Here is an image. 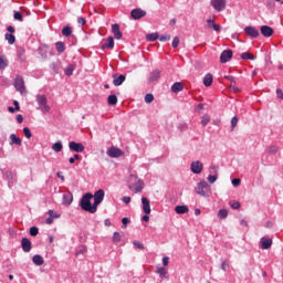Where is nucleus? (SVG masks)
<instances>
[{
    "mask_svg": "<svg viewBox=\"0 0 283 283\" xmlns=\"http://www.w3.org/2000/svg\"><path fill=\"white\" fill-rule=\"evenodd\" d=\"M202 163L193 161L190 166L192 174H202Z\"/></svg>",
    "mask_w": 283,
    "mask_h": 283,
    "instance_id": "dca6fc26",
    "label": "nucleus"
},
{
    "mask_svg": "<svg viewBox=\"0 0 283 283\" xmlns=\"http://www.w3.org/2000/svg\"><path fill=\"white\" fill-rule=\"evenodd\" d=\"M133 244L137 249H142V250L145 249V245L143 243H140V241H134Z\"/></svg>",
    "mask_w": 283,
    "mask_h": 283,
    "instance_id": "6e6d98bb",
    "label": "nucleus"
},
{
    "mask_svg": "<svg viewBox=\"0 0 283 283\" xmlns=\"http://www.w3.org/2000/svg\"><path fill=\"white\" fill-rule=\"evenodd\" d=\"M178 45H180V38L175 36L172 40V48H178Z\"/></svg>",
    "mask_w": 283,
    "mask_h": 283,
    "instance_id": "864d4df0",
    "label": "nucleus"
},
{
    "mask_svg": "<svg viewBox=\"0 0 283 283\" xmlns=\"http://www.w3.org/2000/svg\"><path fill=\"white\" fill-rule=\"evenodd\" d=\"M56 51L61 53L65 52V44L63 42L55 43Z\"/></svg>",
    "mask_w": 283,
    "mask_h": 283,
    "instance_id": "58836bf2",
    "label": "nucleus"
},
{
    "mask_svg": "<svg viewBox=\"0 0 283 283\" xmlns=\"http://www.w3.org/2000/svg\"><path fill=\"white\" fill-rule=\"evenodd\" d=\"M269 154H277V146H270Z\"/></svg>",
    "mask_w": 283,
    "mask_h": 283,
    "instance_id": "13d9d810",
    "label": "nucleus"
},
{
    "mask_svg": "<svg viewBox=\"0 0 283 283\" xmlns=\"http://www.w3.org/2000/svg\"><path fill=\"white\" fill-rule=\"evenodd\" d=\"M241 182H242V180H240L239 178H235V179L232 180L233 187H240Z\"/></svg>",
    "mask_w": 283,
    "mask_h": 283,
    "instance_id": "052dcab7",
    "label": "nucleus"
},
{
    "mask_svg": "<svg viewBox=\"0 0 283 283\" xmlns=\"http://www.w3.org/2000/svg\"><path fill=\"white\" fill-rule=\"evenodd\" d=\"M260 242L261 249L263 250L271 249V247L273 245V240L269 238H262Z\"/></svg>",
    "mask_w": 283,
    "mask_h": 283,
    "instance_id": "6ab92c4d",
    "label": "nucleus"
},
{
    "mask_svg": "<svg viewBox=\"0 0 283 283\" xmlns=\"http://www.w3.org/2000/svg\"><path fill=\"white\" fill-rule=\"evenodd\" d=\"M227 216H229V211H227V209L219 210L218 218H220V220H224V218H227Z\"/></svg>",
    "mask_w": 283,
    "mask_h": 283,
    "instance_id": "4c0bfd02",
    "label": "nucleus"
},
{
    "mask_svg": "<svg viewBox=\"0 0 283 283\" xmlns=\"http://www.w3.org/2000/svg\"><path fill=\"white\" fill-rule=\"evenodd\" d=\"M13 18L15 21H23V14H21L19 11H14Z\"/></svg>",
    "mask_w": 283,
    "mask_h": 283,
    "instance_id": "a18cd8bd",
    "label": "nucleus"
},
{
    "mask_svg": "<svg viewBox=\"0 0 283 283\" xmlns=\"http://www.w3.org/2000/svg\"><path fill=\"white\" fill-rule=\"evenodd\" d=\"M203 85L206 87H211V85H213V75L211 73H208L205 77H203Z\"/></svg>",
    "mask_w": 283,
    "mask_h": 283,
    "instance_id": "5701e85b",
    "label": "nucleus"
},
{
    "mask_svg": "<svg viewBox=\"0 0 283 283\" xmlns=\"http://www.w3.org/2000/svg\"><path fill=\"white\" fill-rule=\"evenodd\" d=\"M182 90H185V85H182L181 82H176L171 86V92H174V94H178V92H182Z\"/></svg>",
    "mask_w": 283,
    "mask_h": 283,
    "instance_id": "b1692460",
    "label": "nucleus"
},
{
    "mask_svg": "<svg viewBox=\"0 0 283 283\" xmlns=\"http://www.w3.org/2000/svg\"><path fill=\"white\" fill-rule=\"evenodd\" d=\"M229 269V262L224 261L222 264H221V270L222 271H227Z\"/></svg>",
    "mask_w": 283,
    "mask_h": 283,
    "instance_id": "0e129e2a",
    "label": "nucleus"
},
{
    "mask_svg": "<svg viewBox=\"0 0 283 283\" xmlns=\"http://www.w3.org/2000/svg\"><path fill=\"white\" fill-rule=\"evenodd\" d=\"M235 127H238V116H234L231 119V129H235Z\"/></svg>",
    "mask_w": 283,
    "mask_h": 283,
    "instance_id": "8fccbe9b",
    "label": "nucleus"
},
{
    "mask_svg": "<svg viewBox=\"0 0 283 283\" xmlns=\"http://www.w3.org/2000/svg\"><path fill=\"white\" fill-rule=\"evenodd\" d=\"M209 171L210 174L218 176V166H210Z\"/></svg>",
    "mask_w": 283,
    "mask_h": 283,
    "instance_id": "5fc2aeb1",
    "label": "nucleus"
},
{
    "mask_svg": "<svg viewBox=\"0 0 283 283\" xmlns=\"http://www.w3.org/2000/svg\"><path fill=\"white\" fill-rule=\"evenodd\" d=\"M229 205L232 209H240V202L239 201L233 200V201H230Z\"/></svg>",
    "mask_w": 283,
    "mask_h": 283,
    "instance_id": "de8ad7c7",
    "label": "nucleus"
},
{
    "mask_svg": "<svg viewBox=\"0 0 283 283\" xmlns=\"http://www.w3.org/2000/svg\"><path fill=\"white\" fill-rule=\"evenodd\" d=\"M72 200H74L72 193L69 192L63 195V205H65L66 207H70V205H72Z\"/></svg>",
    "mask_w": 283,
    "mask_h": 283,
    "instance_id": "a878e982",
    "label": "nucleus"
},
{
    "mask_svg": "<svg viewBox=\"0 0 283 283\" xmlns=\"http://www.w3.org/2000/svg\"><path fill=\"white\" fill-rule=\"evenodd\" d=\"M276 95H277V98H281V101H283V92L281 88L276 90Z\"/></svg>",
    "mask_w": 283,
    "mask_h": 283,
    "instance_id": "338daca9",
    "label": "nucleus"
},
{
    "mask_svg": "<svg viewBox=\"0 0 283 283\" xmlns=\"http://www.w3.org/2000/svg\"><path fill=\"white\" fill-rule=\"evenodd\" d=\"M23 134H24L25 138H32V132L30 130V128L24 127Z\"/></svg>",
    "mask_w": 283,
    "mask_h": 283,
    "instance_id": "49530a36",
    "label": "nucleus"
},
{
    "mask_svg": "<svg viewBox=\"0 0 283 283\" xmlns=\"http://www.w3.org/2000/svg\"><path fill=\"white\" fill-rule=\"evenodd\" d=\"M21 247L24 253H30V251H32V241L28 238H23L21 240Z\"/></svg>",
    "mask_w": 283,
    "mask_h": 283,
    "instance_id": "ddd939ff",
    "label": "nucleus"
},
{
    "mask_svg": "<svg viewBox=\"0 0 283 283\" xmlns=\"http://www.w3.org/2000/svg\"><path fill=\"white\" fill-rule=\"evenodd\" d=\"M30 235H32V238H35V235H39V228L31 227L30 228Z\"/></svg>",
    "mask_w": 283,
    "mask_h": 283,
    "instance_id": "37998d69",
    "label": "nucleus"
},
{
    "mask_svg": "<svg viewBox=\"0 0 283 283\" xmlns=\"http://www.w3.org/2000/svg\"><path fill=\"white\" fill-rule=\"evenodd\" d=\"M112 31H113L114 38L117 39V41H119V39H123V32H120V27L118 24H113Z\"/></svg>",
    "mask_w": 283,
    "mask_h": 283,
    "instance_id": "a211bd4d",
    "label": "nucleus"
},
{
    "mask_svg": "<svg viewBox=\"0 0 283 283\" xmlns=\"http://www.w3.org/2000/svg\"><path fill=\"white\" fill-rule=\"evenodd\" d=\"M209 123H211V116H209V114H205L201 117V125H202V127H207V125H209Z\"/></svg>",
    "mask_w": 283,
    "mask_h": 283,
    "instance_id": "2f4dec72",
    "label": "nucleus"
},
{
    "mask_svg": "<svg viewBox=\"0 0 283 283\" xmlns=\"http://www.w3.org/2000/svg\"><path fill=\"white\" fill-rule=\"evenodd\" d=\"M108 105H116L118 103V97L116 95H109L107 98Z\"/></svg>",
    "mask_w": 283,
    "mask_h": 283,
    "instance_id": "f704fd0d",
    "label": "nucleus"
},
{
    "mask_svg": "<svg viewBox=\"0 0 283 283\" xmlns=\"http://www.w3.org/2000/svg\"><path fill=\"white\" fill-rule=\"evenodd\" d=\"M6 39H7L8 43H9V45H14V43L17 41V38L12 33H7L6 34Z\"/></svg>",
    "mask_w": 283,
    "mask_h": 283,
    "instance_id": "473e14b6",
    "label": "nucleus"
},
{
    "mask_svg": "<svg viewBox=\"0 0 283 283\" xmlns=\"http://www.w3.org/2000/svg\"><path fill=\"white\" fill-rule=\"evenodd\" d=\"M107 155L109 158H120V156H124V153L119 148L113 146L107 150Z\"/></svg>",
    "mask_w": 283,
    "mask_h": 283,
    "instance_id": "9b49d317",
    "label": "nucleus"
},
{
    "mask_svg": "<svg viewBox=\"0 0 283 283\" xmlns=\"http://www.w3.org/2000/svg\"><path fill=\"white\" fill-rule=\"evenodd\" d=\"M216 180H218V175H209L208 176V181L210 182V185H213V182H216Z\"/></svg>",
    "mask_w": 283,
    "mask_h": 283,
    "instance_id": "09e8293b",
    "label": "nucleus"
},
{
    "mask_svg": "<svg viewBox=\"0 0 283 283\" xmlns=\"http://www.w3.org/2000/svg\"><path fill=\"white\" fill-rule=\"evenodd\" d=\"M241 59H243V61H255V56L249 52L242 53Z\"/></svg>",
    "mask_w": 283,
    "mask_h": 283,
    "instance_id": "72a5a7b5",
    "label": "nucleus"
},
{
    "mask_svg": "<svg viewBox=\"0 0 283 283\" xmlns=\"http://www.w3.org/2000/svg\"><path fill=\"white\" fill-rule=\"evenodd\" d=\"M92 198H94V195L92 192L85 193L81 199V208L83 211H88V213H96V207L94 203L92 205Z\"/></svg>",
    "mask_w": 283,
    "mask_h": 283,
    "instance_id": "f257e3e1",
    "label": "nucleus"
},
{
    "mask_svg": "<svg viewBox=\"0 0 283 283\" xmlns=\"http://www.w3.org/2000/svg\"><path fill=\"white\" fill-rule=\"evenodd\" d=\"M196 193L203 198H209V196H211V186H209L207 181L202 180L197 185Z\"/></svg>",
    "mask_w": 283,
    "mask_h": 283,
    "instance_id": "7ed1b4c3",
    "label": "nucleus"
},
{
    "mask_svg": "<svg viewBox=\"0 0 283 283\" xmlns=\"http://www.w3.org/2000/svg\"><path fill=\"white\" fill-rule=\"evenodd\" d=\"M8 67V60L0 57V70H6Z\"/></svg>",
    "mask_w": 283,
    "mask_h": 283,
    "instance_id": "c03bdc74",
    "label": "nucleus"
},
{
    "mask_svg": "<svg viewBox=\"0 0 283 283\" xmlns=\"http://www.w3.org/2000/svg\"><path fill=\"white\" fill-rule=\"evenodd\" d=\"M159 41H161V42L171 41V35L164 34V35L159 36Z\"/></svg>",
    "mask_w": 283,
    "mask_h": 283,
    "instance_id": "603ef678",
    "label": "nucleus"
},
{
    "mask_svg": "<svg viewBox=\"0 0 283 283\" xmlns=\"http://www.w3.org/2000/svg\"><path fill=\"white\" fill-rule=\"evenodd\" d=\"M112 240L115 242V244H118V242L122 240L120 233L114 232Z\"/></svg>",
    "mask_w": 283,
    "mask_h": 283,
    "instance_id": "79ce46f5",
    "label": "nucleus"
},
{
    "mask_svg": "<svg viewBox=\"0 0 283 283\" xmlns=\"http://www.w3.org/2000/svg\"><path fill=\"white\" fill-rule=\"evenodd\" d=\"M38 105L43 114H50V105H48V97L45 95L36 96Z\"/></svg>",
    "mask_w": 283,
    "mask_h": 283,
    "instance_id": "20e7f679",
    "label": "nucleus"
},
{
    "mask_svg": "<svg viewBox=\"0 0 283 283\" xmlns=\"http://www.w3.org/2000/svg\"><path fill=\"white\" fill-rule=\"evenodd\" d=\"M63 36H72V27H64L62 29Z\"/></svg>",
    "mask_w": 283,
    "mask_h": 283,
    "instance_id": "c9c22d12",
    "label": "nucleus"
},
{
    "mask_svg": "<svg viewBox=\"0 0 283 283\" xmlns=\"http://www.w3.org/2000/svg\"><path fill=\"white\" fill-rule=\"evenodd\" d=\"M142 205L144 213H146V216H149V213H151V203L149 202V199H147V197H143Z\"/></svg>",
    "mask_w": 283,
    "mask_h": 283,
    "instance_id": "4468645a",
    "label": "nucleus"
},
{
    "mask_svg": "<svg viewBox=\"0 0 283 283\" xmlns=\"http://www.w3.org/2000/svg\"><path fill=\"white\" fill-rule=\"evenodd\" d=\"M163 264H164V266H169V256L163 258Z\"/></svg>",
    "mask_w": 283,
    "mask_h": 283,
    "instance_id": "69168bd1",
    "label": "nucleus"
},
{
    "mask_svg": "<svg viewBox=\"0 0 283 283\" xmlns=\"http://www.w3.org/2000/svg\"><path fill=\"white\" fill-rule=\"evenodd\" d=\"M130 17L132 19H134V21H138V19H143L144 17H147V11L137 8V9H133L130 11Z\"/></svg>",
    "mask_w": 283,
    "mask_h": 283,
    "instance_id": "0eeeda50",
    "label": "nucleus"
},
{
    "mask_svg": "<svg viewBox=\"0 0 283 283\" xmlns=\"http://www.w3.org/2000/svg\"><path fill=\"white\" fill-rule=\"evenodd\" d=\"M17 92H20V94H25V82L23 81L22 76H17L13 83Z\"/></svg>",
    "mask_w": 283,
    "mask_h": 283,
    "instance_id": "423d86ee",
    "label": "nucleus"
},
{
    "mask_svg": "<svg viewBox=\"0 0 283 283\" xmlns=\"http://www.w3.org/2000/svg\"><path fill=\"white\" fill-rule=\"evenodd\" d=\"M156 273H158L159 277H166L168 272H167V269L165 268H158Z\"/></svg>",
    "mask_w": 283,
    "mask_h": 283,
    "instance_id": "a19ab883",
    "label": "nucleus"
},
{
    "mask_svg": "<svg viewBox=\"0 0 283 283\" xmlns=\"http://www.w3.org/2000/svg\"><path fill=\"white\" fill-rule=\"evenodd\" d=\"M49 218L46 219V224H53L54 218H61V214L54 216V210H49Z\"/></svg>",
    "mask_w": 283,
    "mask_h": 283,
    "instance_id": "bb28decb",
    "label": "nucleus"
},
{
    "mask_svg": "<svg viewBox=\"0 0 283 283\" xmlns=\"http://www.w3.org/2000/svg\"><path fill=\"white\" fill-rule=\"evenodd\" d=\"M211 6L217 12H222L227 8V0H211Z\"/></svg>",
    "mask_w": 283,
    "mask_h": 283,
    "instance_id": "6e6552de",
    "label": "nucleus"
},
{
    "mask_svg": "<svg viewBox=\"0 0 283 283\" xmlns=\"http://www.w3.org/2000/svg\"><path fill=\"white\" fill-rule=\"evenodd\" d=\"M159 78H160V71L156 70L149 74L148 81L149 83H156V81H158Z\"/></svg>",
    "mask_w": 283,
    "mask_h": 283,
    "instance_id": "412c9836",
    "label": "nucleus"
},
{
    "mask_svg": "<svg viewBox=\"0 0 283 283\" xmlns=\"http://www.w3.org/2000/svg\"><path fill=\"white\" fill-rule=\"evenodd\" d=\"M207 23L208 28H211L212 30H214V32H220V30H222V25L216 24V22L212 19H208Z\"/></svg>",
    "mask_w": 283,
    "mask_h": 283,
    "instance_id": "4be33fe9",
    "label": "nucleus"
},
{
    "mask_svg": "<svg viewBox=\"0 0 283 283\" xmlns=\"http://www.w3.org/2000/svg\"><path fill=\"white\" fill-rule=\"evenodd\" d=\"M146 39L150 42L158 41V33H149L146 35Z\"/></svg>",
    "mask_w": 283,
    "mask_h": 283,
    "instance_id": "ea45409f",
    "label": "nucleus"
},
{
    "mask_svg": "<svg viewBox=\"0 0 283 283\" xmlns=\"http://www.w3.org/2000/svg\"><path fill=\"white\" fill-rule=\"evenodd\" d=\"M122 201H123L125 205H129V202H132V197H123V198H122Z\"/></svg>",
    "mask_w": 283,
    "mask_h": 283,
    "instance_id": "e2e57ef3",
    "label": "nucleus"
},
{
    "mask_svg": "<svg viewBox=\"0 0 283 283\" xmlns=\"http://www.w3.org/2000/svg\"><path fill=\"white\" fill-rule=\"evenodd\" d=\"M233 59V51L224 50L220 55V63H229Z\"/></svg>",
    "mask_w": 283,
    "mask_h": 283,
    "instance_id": "f8f14e48",
    "label": "nucleus"
},
{
    "mask_svg": "<svg viewBox=\"0 0 283 283\" xmlns=\"http://www.w3.org/2000/svg\"><path fill=\"white\" fill-rule=\"evenodd\" d=\"M106 41H107V43H104V44L102 45L103 50H105L106 48H108V50L114 49V38H113V36H109V38H107Z\"/></svg>",
    "mask_w": 283,
    "mask_h": 283,
    "instance_id": "cd10ccee",
    "label": "nucleus"
},
{
    "mask_svg": "<svg viewBox=\"0 0 283 283\" xmlns=\"http://www.w3.org/2000/svg\"><path fill=\"white\" fill-rule=\"evenodd\" d=\"M69 148L71 149V151H76L77 154H82V151H85V146L76 142H70Z\"/></svg>",
    "mask_w": 283,
    "mask_h": 283,
    "instance_id": "1a4fd4ad",
    "label": "nucleus"
},
{
    "mask_svg": "<svg viewBox=\"0 0 283 283\" xmlns=\"http://www.w3.org/2000/svg\"><path fill=\"white\" fill-rule=\"evenodd\" d=\"M52 149L53 151H55L56 154H60V151H63V143L57 142L55 144L52 145Z\"/></svg>",
    "mask_w": 283,
    "mask_h": 283,
    "instance_id": "7c9ffc66",
    "label": "nucleus"
},
{
    "mask_svg": "<svg viewBox=\"0 0 283 283\" xmlns=\"http://www.w3.org/2000/svg\"><path fill=\"white\" fill-rule=\"evenodd\" d=\"M122 224H124V226H123V229H127V226H126V224H129V219H128L127 217L123 218V219H122Z\"/></svg>",
    "mask_w": 283,
    "mask_h": 283,
    "instance_id": "4d7b16f0",
    "label": "nucleus"
},
{
    "mask_svg": "<svg viewBox=\"0 0 283 283\" xmlns=\"http://www.w3.org/2000/svg\"><path fill=\"white\" fill-rule=\"evenodd\" d=\"M95 211H98V205L105 200V190L99 189L93 195Z\"/></svg>",
    "mask_w": 283,
    "mask_h": 283,
    "instance_id": "39448f33",
    "label": "nucleus"
},
{
    "mask_svg": "<svg viewBox=\"0 0 283 283\" xmlns=\"http://www.w3.org/2000/svg\"><path fill=\"white\" fill-rule=\"evenodd\" d=\"M17 122L20 124L23 123V115L21 114L17 115Z\"/></svg>",
    "mask_w": 283,
    "mask_h": 283,
    "instance_id": "774afa93",
    "label": "nucleus"
},
{
    "mask_svg": "<svg viewBox=\"0 0 283 283\" xmlns=\"http://www.w3.org/2000/svg\"><path fill=\"white\" fill-rule=\"evenodd\" d=\"M10 140H11L10 145H18V146H21L22 140H21L20 137H17L15 134H11V135H10Z\"/></svg>",
    "mask_w": 283,
    "mask_h": 283,
    "instance_id": "c85d7f7f",
    "label": "nucleus"
},
{
    "mask_svg": "<svg viewBox=\"0 0 283 283\" xmlns=\"http://www.w3.org/2000/svg\"><path fill=\"white\" fill-rule=\"evenodd\" d=\"M77 23H80V25H85V23H87V20H85V18L81 17L77 19Z\"/></svg>",
    "mask_w": 283,
    "mask_h": 283,
    "instance_id": "680f3d73",
    "label": "nucleus"
},
{
    "mask_svg": "<svg viewBox=\"0 0 283 283\" xmlns=\"http://www.w3.org/2000/svg\"><path fill=\"white\" fill-rule=\"evenodd\" d=\"M128 189L135 191V193H140L143 191V181L137 176L130 175L128 178Z\"/></svg>",
    "mask_w": 283,
    "mask_h": 283,
    "instance_id": "f03ea898",
    "label": "nucleus"
},
{
    "mask_svg": "<svg viewBox=\"0 0 283 283\" xmlns=\"http://www.w3.org/2000/svg\"><path fill=\"white\" fill-rule=\"evenodd\" d=\"M274 33H275V31L273 30V28H271L269 25H262L261 27L262 36H265V38L269 39V36H273Z\"/></svg>",
    "mask_w": 283,
    "mask_h": 283,
    "instance_id": "2eb2a0df",
    "label": "nucleus"
},
{
    "mask_svg": "<svg viewBox=\"0 0 283 283\" xmlns=\"http://www.w3.org/2000/svg\"><path fill=\"white\" fill-rule=\"evenodd\" d=\"M18 59H20V61H25V49H18Z\"/></svg>",
    "mask_w": 283,
    "mask_h": 283,
    "instance_id": "e433bc0d",
    "label": "nucleus"
},
{
    "mask_svg": "<svg viewBox=\"0 0 283 283\" xmlns=\"http://www.w3.org/2000/svg\"><path fill=\"white\" fill-rule=\"evenodd\" d=\"M244 32L251 39H258L260 36V31L255 27H245Z\"/></svg>",
    "mask_w": 283,
    "mask_h": 283,
    "instance_id": "9d476101",
    "label": "nucleus"
},
{
    "mask_svg": "<svg viewBox=\"0 0 283 283\" xmlns=\"http://www.w3.org/2000/svg\"><path fill=\"white\" fill-rule=\"evenodd\" d=\"M230 92H234V94L240 93V87L235 86V85H231L230 86Z\"/></svg>",
    "mask_w": 283,
    "mask_h": 283,
    "instance_id": "bf43d9fd",
    "label": "nucleus"
},
{
    "mask_svg": "<svg viewBox=\"0 0 283 283\" xmlns=\"http://www.w3.org/2000/svg\"><path fill=\"white\" fill-rule=\"evenodd\" d=\"M176 213H178V216H182V213H189V207L188 206H177L175 208Z\"/></svg>",
    "mask_w": 283,
    "mask_h": 283,
    "instance_id": "393cba45",
    "label": "nucleus"
},
{
    "mask_svg": "<svg viewBox=\"0 0 283 283\" xmlns=\"http://www.w3.org/2000/svg\"><path fill=\"white\" fill-rule=\"evenodd\" d=\"M76 70V65L74 64H70L65 70H64V74L66 76H72L74 74V71Z\"/></svg>",
    "mask_w": 283,
    "mask_h": 283,
    "instance_id": "c756f323",
    "label": "nucleus"
},
{
    "mask_svg": "<svg viewBox=\"0 0 283 283\" xmlns=\"http://www.w3.org/2000/svg\"><path fill=\"white\" fill-rule=\"evenodd\" d=\"M125 80H126L125 75L114 74L113 75V85H115V87H119V85L122 83H125Z\"/></svg>",
    "mask_w": 283,
    "mask_h": 283,
    "instance_id": "f3484780",
    "label": "nucleus"
},
{
    "mask_svg": "<svg viewBox=\"0 0 283 283\" xmlns=\"http://www.w3.org/2000/svg\"><path fill=\"white\" fill-rule=\"evenodd\" d=\"M145 103H154V95L153 94H146L145 95Z\"/></svg>",
    "mask_w": 283,
    "mask_h": 283,
    "instance_id": "3c124183",
    "label": "nucleus"
},
{
    "mask_svg": "<svg viewBox=\"0 0 283 283\" xmlns=\"http://www.w3.org/2000/svg\"><path fill=\"white\" fill-rule=\"evenodd\" d=\"M32 262L35 264V266H43V264H45V260H43V256L40 254L33 255Z\"/></svg>",
    "mask_w": 283,
    "mask_h": 283,
    "instance_id": "aec40b11",
    "label": "nucleus"
}]
</instances>
